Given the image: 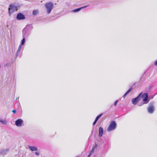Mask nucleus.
I'll list each match as a JSON object with an SVG mask.
<instances>
[{"instance_id":"nucleus-25","label":"nucleus","mask_w":157,"mask_h":157,"mask_svg":"<svg viewBox=\"0 0 157 157\" xmlns=\"http://www.w3.org/2000/svg\"><path fill=\"white\" fill-rule=\"evenodd\" d=\"M118 102V100H117L115 101V103H114V106H116L117 105Z\"/></svg>"},{"instance_id":"nucleus-21","label":"nucleus","mask_w":157,"mask_h":157,"mask_svg":"<svg viewBox=\"0 0 157 157\" xmlns=\"http://www.w3.org/2000/svg\"><path fill=\"white\" fill-rule=\"evenodd\" d=\"M147 103H144V102L143 101V102H141V103H139L138 104V105L139 106H141L143 105L144 104H146Z\"/></svg>"},{"instance_id":"nucleus-13","label":"nucleus","mask_w":157,"mask_h":157,"mask_svg":"<svg viewBox=\"0 0 157 157\" xmlns=\"http://www.w3.org/2000/svg\"><path fill=\"white\" fill-rule=\"evenodd\" d=\"M28 148L33 151H36L37 150V148L34 146H29Z\"/></svg>"},{"instance_id":"nucleus-6","label":"nucleus","mask_w":157,"mask_h":157,"mask_svg":"<svg viewBox=\"0 0 157 157\" xmlns=\"http://www.w3.org/2000/svg\"><path fill=\"white\" fill-rule=\"evenodd\" d=\"M30 26L29 25L26 26L25 28L22 30V37H27L29 34V31L27 29Z\"/></svg>"},{"instance_id":"nucleus-20","label":"nucleus","mask_w":157,"mask_h":157,"mask_svg":"<svg viewBox=\"0 0 157 157\" xmlns=\"http://www.w3.org/2000/svg\"><path fill=\"white\" fill-rule=\"evenodd\" d=\"M20 50H18L17 49V50L16 52V57H17L19 55V54H20Z\"/></svg>"},{"instance_id":"nucleus-5","label":"nucleus","mask_w":157,"mask_h":157,"mask_svg":"<svg viewBox=\"0 0 157 157\" xmlns=\"http://www.w3.org/2000/svg\"><path fill=\"white\" fill-rule=\"evenodd\" d=\"M142 99L144 102V103L147 104L149 101L148 98V95L147 93H144L141 96Z\"/></svg>"},{"instance_id":"nucleus-17","label":"nucleus","mask_w":157,"mask_h":157,"mask_svg":"<svg viewBox=\"0 0 157 157\" xmlns=\"http://www.w3.org/2000/svg\"><path fill=\"white\" fill-rule=\"evenodd\" d=\"M23 38L21 40L20 44L21 45H23L25 43V38L23 37Z\"/></svg>"},{"instance_id":"nucleus-3","label":"nucleus","mask_w":157,"mask_h":157,"mask_svg":"<svg viewBox=\"0 0 157 157\" xmlns=\"http://www.w3.org/2000/svg\"><path fill=\"white\" fill-rule=\"evenodd\" d=\"M117 124L115 121H111L107 129L108 132H110L115 129L117 127Z\"/></svg>"},{"instance_id":"nucleus-8","label":"nucleus","mask_w":157,"mask_h":157,"mask_svg":"<svg viewBox=\"0 0 157 157\" xmlns=\"http://www.w3.org/2000/svg\"><path fill=\"white\" fill-rule=\"evenodd\" d=\"M142 93H140L137 97L132 99V102L133 104L134 105L137 104V102L140 99V97L141 96Z\"/></svg>"},{"instance_id":"nucleus-4","label":"nucleus","mask_w":157,"mask_h":157,"mask_svg":"<svg viewBox=\"0 0 157 157\" xmlns=\"http://www.w3.org/2000/svg\"><path fill=\"white\" fill-rule=\"evenodd\" d=\"M154 102H151L149 104V106L147 108V112L150 114H152L154 111L155 108L154 106Z\"/></svg>"},{"instance_id":"nucleus-12","label":"nucleus","mask_w":157,"mask_h":157,"mask_svg":"<svg viewBox=\"0 0 157 157\" xmlns=\"http://www.w3.org/2000/svg\"><path fill=\"white\" fill-rule=\"evenodd\" d=\"M88 6H85L83 7H82L77 9H75L72 10V12L74 13H76L79 11L80 10H81L82 9H83L84 8H85L87 7Z\"/></svg>"},{"instance_id":"nucleus-10","label":"nucleus","mask_w":157,"mask_h":157,"mask_svg":"<svg viewBox=\"0 0 157 157\" xmlns=\"http://www.w3.org/2000/svg\"><path fill=\"white\" fill-rule=\"evenodd\" d=\"M9 151V149L8 148L2 149L0 151V155H5Z\"/></svg>"},{"instance_id":"nucleus-1","label":"nucleus","mask_w":157,"mask_h":157,"mask_svg":"<svg viewBox=\"0 0 157 157\" xmlns=\"http://www.w3.org/2000/svg\"><path fill=\"white\" fill-rule=\"evenodd\" d=\"M18 8V6L15 5L14 4H10L8 8L9 14L10 15L15 11H17Z\"/></svg>"},{"instance_id":"nucleus-7","label":"nucleus","mask_w":157,"mask_h":157,"mask_svg":"<svg viewBox=\"0 0 157 157\" xmlns=\"http://www.w3.org/2000/svg\"><path fill=\"white\" fill-rule=\"evenodd\" d=\"M16 19L19 21L23 20L25 19V16L22 13H19L17 15Z\"/></svg>"},{"instance_id":"nucleus-15","label":"nucleus","mask_w":157,"mask_h":157,"mask_svg":"<svg viewBox=\"0 0 157 157\" xmlns=\"http://www.w3.org/2000/svg\"><path fill=\"white\" fill-rule=\"evenodd\" d=\"M95 147H94L92 148L91 151H90V153L88 156V157H90V156L93 154L94 149Z\"/></svg>"},{"instance_id":"nucleus-24","label":"nucleus","mask_w":157,"mask_h":157,"mask_svg":"<svg viewBox=\"0 0 157 157\" xmlns=\"http://www.w3.org/2000/svg\"><path fill=\"white\" fill-rule=\"evenodd\" d=\"M35 154L36 155H39V153L38 151H36L35 152Z\"/></svg>"},{"instance_id":"nucleus-27","label":"nucleus","mask_w":157,"mask_h":157,"mask_svg":"<svg viewBox=\"0 0 157 157\" xmlns=\"http://www.w3.org/2000/svg\"><path fill=\"white\" fill-rule=\"evenodd\" d=\"M97 121L95 120V121H94V123H93V125H94L97 122Z\"/></svg>"},{"instance_id":"nucleus-28","label":"nucleus","mask_w":157,"mask_h":157,"mask_svg":"<svg viewBox=\"0 0 157 157\" xmlns=\"http://www.w3.org/2000/svg\"><path fill=\"white\" fill-rule=\"evenodd\" d=\"M12 112H13V113H16V110H13V111H12Z\"/></svg>"},{"instance_id":"nucleus-19","label":"nucleus","mask_w":157,"mask_h":157,"mask_svg":"<svg viewBox=\"0 0 157 157\" xmlns=\"http://www.w3.org/2000/svg\"><path fill=\"white\" fill-rule=\"evenodd\" d=\"M102 114H103L101 113L98 115L96 118L95 120H96L97 121H98V120L101 117Z\"/></svg>"},{"instance_id":"nucleus-11","label":"nucleus","mask_w":157,"mask_h":157,"mask_svg":"<svg viewBox=\"0 0 157 157\" xmlns=\"http://www.w3.org/2000/svg\"><path fill=\"white\" fill-rule=\"evenodd\" d=\"M98 132V137H101L103 134V129L101 127H99Z\"/></svg>"},{"instance_id":"nucleus-26","label":"nucleus","mask_w":157,"mask_h":157,"mask_svg":"<svg viewBox=\"0 0 157 157\" xmlns=\"http://www.w3.org/2000/svg\"><path fill=\"white\" fill-rule=\"evenodd\" d=\"M154 65L156 66H157V60L155 61Z\"/></svg>"},{"instance_id":"nucleus-18","label":"nucleus","mask_w":157,"mask_h":157,"mask_svg":"<svg viewBox=\"0 0 157 157\" xmlns=\"http://www.w3.org/2000/svg\"><path fill=\"white\" fill-rule=\"evenodd\" d=\"M39 13V11L38 10H33V14L34 15H36L37 14Z\"/></svg>"},{"instance_id":"nucleus-2","label":"nucleus","mask_w":157,"mask_h":157,"mask_svg":"<svg viewBox=\"0 0 157 157\" xmlns=\"http://www.w3.org/2000/svg\"><path fill=\"white\" fill-rule=\"evenodd\" d=\"M45 6L46 9L47 13L48 14H49L53 9L54 5L52 2H49L46 3L45 4Z\"/></svg>"},{"instance_id":"nucleus-9","label":"nucleus","mask_w":157,"mask_h":157,"mask_svg":"<svg viewBox=\"0 0 157 157\" xmlns=\"http://www.w3.org/2000/svg\"><path fill=\"white\" fill-rule=\"evenodd\" d=\"M23 121L21 119H18L15 122V125L17 127H20L23 124Z\"/></svg>"},{"instance_id":"nucleus-23","label":"nucleus","mask_w":157,"mask_h":157,"mask_svg":"<svg viewBox=\"0 0 157 157\" xmlns=\"http://www.w3.org/2000/svg\"><path fill=\"white\" fill-rule=\"evenodd\" d=\"M22 45H21V44H20V45L18 48V50H21V49L22 47Z\"/></svg>"},{"instance_id":"nucleus-22","label":"nucleus","mask_w":157,"mask_h":157,"mask_svg":"<svg viewBox=\"0 0 157 157\" xmlns=\"http://www.w3.org/2000/svg\"><path fill=\"white\" fill-rule=\"evenodd\" d=\"M154 96L152 95V96H150L149 97H148V98H149V100L150 99H152L153 98Z\"/></svg>"},{"instance_id":"nucleus-16","label":"nucleus","mask_w":157,"mask_h":157,"mask_svg":"<svg viewBox=\"0 0 157 157\" xmlns=\"http://www.w3.org/2000/svg\"><path fill=\"white\" fill-rule=\"evenodd\" d=\"M0 122H1L2 124H7V121L5 119H0Z\"/></svg>"},{"instance_id":"nucleus-14","label":"nucleus","mask_w":157,"mask_h":157,"mask_svg":"<svg viewBox=\"0 0 157 157\" xmlns=\"http://www.w3.org/2000/svg\"><path fill=\"white\" fill-rule=\"evenodd\" d=\"M132 90V88H131L129 89L128 91L124 94V95L123 96V97L124 98H125L127 95Z\"/></svg>"}]
</instances>
